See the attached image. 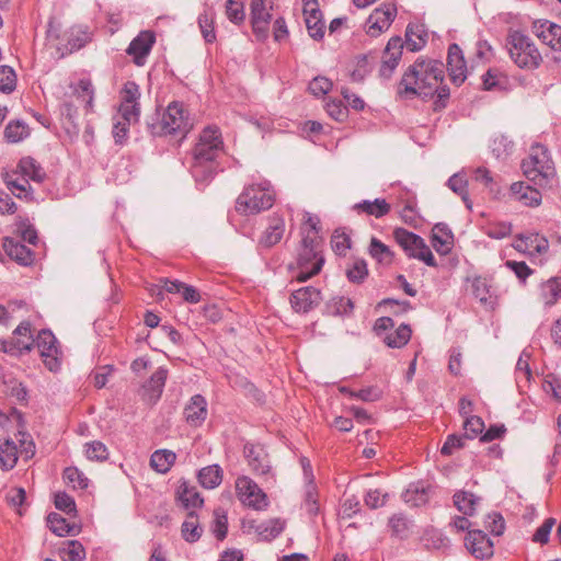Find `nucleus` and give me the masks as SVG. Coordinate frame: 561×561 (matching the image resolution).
Listing matches in <instances>:
<instances>
[{"mask_svg":"<svg viewBox=\"0 0 561 561\" xmlns=\"http://www.w3.org/2000/svg\"><path fill=\"white\" fill-rule=\"evenodd\" d=\"M394 238L410 257L421 260V238L417 234L404 228H397Z\"/></svg>","mask_w":561,"mask_h":561,"instance_id":"31","label":"nucleus"},{"mask_svg":"<svg viewBox=\"0 0 561 561\" xmlns=\"http://www.w3.org/2000/svg\"><path fill=\"white\" fill-rule=\"evenodd\" d=\"M36 347L43 358L45 366L50 371H56L60 367L61 352L58 347V342L55 335L49 330H42L36 340H34Z\"/></svg>","mask_w":561,"mask_h":561,"instance_id":"11","label":"nucleus"},{"mask_svg":"<svg viewBox=\"0 0 561 561\" xmlns=\"http://www.w3.org/2000/svg\"><path fill=\"white\" fill-rule=\"evenodd\" d=\"M536 35L553 50L561 51V25L550 21L535 24Z\"/></svg>","mask_w":561,"mask_h":561,"instance_id":"26","label":"nucleus"},{"mask_svg":"<svg viewBox=\"0 0 561 561\" xmlns=\"http://www.w3.org/2000/svg\"><path fill=\"white\" fill-rule=\"evenodd\" d=\"M472 180L478 183H481L484 187L489 188L490 192L496 191V183L492 178L490 171L485 168H477L472 172Z\"/></svg>","mask_w":561,"mask_h":561,"instance_id":"62","label":"nucleus"},{"mask_svg":"<svg viewBox=\"0 0 561 561\" xmlns=\"http://www.w3.org/2000/svg\"><path fill=\"white\" fill-rule=\"evenodd\" d=\"M114 125H113V137L116 144L123 145L129 133V127L134 125L135 123L128 122L125 119H121L118 117H113Z\"/></svg>","mask_w":561,"mask_h":561,"instance_id":"60","label":"nucleus"},{"mask_svg":"<svg viewBox=\"0 0 561 561\" xmlns=\"http://www.w3.org/2000/svg\"><path fill=\"white\" fill-rule=\"evenodd\" d=\"M540 297L545 305L552 306L561 298V277H552L541 285Z\"/></svg>","mask_w":561,"mask_h":561,"instance_id":"41","label":"nucleus"},{"mask_svg":"<svg viewBox=\"0 0 561 561\" xmlns=\"http://www.w3.org/2000/svg\"><path fill=\"white\" fill-rule=\"evenodd\" d=\"M236 493L243 505L255 511H263L268 506V499L266 493L247 476L237 478Z\"/></svg>","mask_w":561,"mask_h":561,"instance_id":"9","label":"nucleus"},{"mask_svg":"<svg viewBox=\"0 0 561 561\" xmlns=\"http://www.w3.org/2000/svg\"><path fill=\"white\" fill-rule=\"evenodd\" d=\"M431 243L439 254L449 253L454 244V234L450 228L443 222L436 224L432 229Z\"/></svg>","mask_w":561,"mask_h":561,"instance_id":"27","label":"nucleus"},{"mask_svg":"<svg viewBox=\"0 0 561 561\" xmlns=\"http://www.w3.org/2000/svg\"><path fill=\"white\" fill-rule=\"evenodd\" d=\"M222 476V469L218 465H210L198 471L197 479L203 488L211 490L221 483Z\"/></svg>","mask_w":561,"mask_h":561,"instance_id":"37","label":"nucleus"},{"mask_svg":"<svg viewBox=\"0 0 561 561\" xmlns=\"http://www.w3.org/2000/svg\"><path fill=\"white\" fill-rule=\"evenodd\" d=\"M323 263L322 239L316 238L314 232L305 234L297 255L298 273L296 279L300 283L308 280L321 271Z\"/></svg>","mask_w":561,"mask_h":561,"instance_id":"5","label":"nucleus"},{"mask_svg":"<svg viewBox=\"0 0 561 561\" xmlns=\"http://www.w3.org/2000/svg\"><path fill=\"white\" fill-rule=\"evenodd\" d=\"M397 15V8L393 4L385 3L376 8L368 16L366 32L369 36L377 37L387 31Z\"/></svg>","mask_w":561,"mask_h":561,"instance_id":"12","label":"nucleus"},{"mask_svg":"<svg viewBox=\"0 0 561 561\" xmlns=\"http://www.w3.org/2000/svg\"><path fill=\"white\" fill-rule=\"evenodd\" d=\"M140 116V104L119 103L115 117L133 123H138Z\"/></svg>","mask_w":561,"mask_h":561,"instance_id":"58","label":"nucleus"},{"mask_svg":"<svg viewBox=\"0 0 561 561\" xmlns=\"http://www.w3.org/2000/svg\"><path fill=\"white\" fill-rule=\"evenodd\" d=\"M421 66L419 59L404 71L400 82L398 83L397 94L401 100H413L419 95L420 72L417 67Z\"/></svg>","mask_w":561,"mask_h":561,"instance_id":"18","label":"nucleus"},{"mask_svg":"<svg viewBox=\"0 0 561 561\" xmlns=\"http://www.w3.org/2000/svg\"><path fill=\"white\" fill-rule=\"evenodd\" d=\"M456 508L466 516H472L476 513L479 497L468 491H457L453 496Z\"/></svg>","mask_w":561,"mask_h":561,"instance_id":"36","label":"nucleus"},{"mask_svg":"<svg viewBox=\"0 0 561 561\" xmlns=\"http://www.w3.org/2000/svg\"><path fill=\"white\" fill-rule=\"evenodd\" d=\"M167 378L168 369L159 367L144 385V397L148 402L156 403L160 399Z\"/></svg>","mask_w":561,"mask_h":561,"instance_id":"29","label":"nucleus"},{"mask_svg":"<svg viewBox=\"0 0 561 561\" xmlns=\"http://www.w3.org/2000/svg\"><path fill=\"white\" fill-rule=\"evenodd\" d=\"M448 187L459 195L468 209H471L472 203L468 193V179L463 172L451 175L447 182Z\"/></svg>","mask_w":561,"mask_h":561,"instance_id":"38","label":"nucleus"},{"mask_svg":"<svg viewBox=\"0 0 561 561\" xmlns=\"http://www.w3.org/2000/svg\"><path fill=\"white\" fill-rule=\"evenodd\" d=\"M3 181L8 190L18 198L26 201L33 199L32 186L28 180L20 174L18 169L12 172H5L3 174Z\"/></svg>","mask_w":561,"mask_h":561,"instance_id":"22","label":"nucleus"},{"mask_svg":"<svg viewBox=\"0 0 561 561\" xmlns=\"http://www.w3.org/2000/svg\"><path fill=\"white\" fill-rule=\"evenodd\" d=\"M140 95L139 85L134 81H127L119 93L121 102L126 104H139Z\"/></svg>","mask_w":561,"mask_h":561,"instance_id":"59","label":"nucleus"},{"mask_svg":"<svg viewBox=\"0 0 561 561\" xmlns=\"http://www.w3.org/2000/svg\"><path fill=\"white\" fill-rule=\"evenodd\" d=\"M28 135V126L23 121H11L4 128V138L10 144L20 142Z\"/></svg>","mask_w":561,"mask_h":561,"instance_id":"44","label":"nucleus"},{"mask_svg":"<svg viewBox=\"0 0 561 561\" xmlns=\"http://www.w3.org/2000/svg\"><path fill=\"white\" fill-rule=\"evenodd\" d=\"M3 248L10 259L20 265L30 266L35 261L34 252L28 247L19 241L13 239H5Z\"/></svg>","mask_w":561,"mask_h":561,"instance_id":"28","label":"nucleus"},{"mask_svg":"<svg viewBox=\"0 0 561 561\" xmlns=\"http://www.w3.org/2000/svg\"><path fill=\"white\" fill-rule=\"evenodd\" d=\"M445 66L439 60H423V102L433 101V111L438 112L447 106L449 88L444 84Z\"/></svg>","mask_w":561,"mask_h":561,"instance_id":"3","label":"nucleus"},{"mask_svg":"<svg viewBox=\"0 0 561 561\" xmlns=\"http://www.w3.org/2000/svg\"><path fill=\"white\" fill-rule=\"evenodd\" d=\"M354 304L346 297H333L327 305V310L332 316H346L352 313Z\"/></svg>","mask_w":561,"mask_h":561,"instance_id":"53","label":"nucleus"},{"mask_svg":"<svg viewBox=\"0 0 561 561\" xmlns=\"http://www.w3.org/2000/svg\"><path fill=\"white\" fill-rule=\"evenodd\" d=\"M197 22L205 42L214 43L216 41L214 14L205 11L199 14Z\"/></svg>","mask_w":561,"mask_h":561,"instance_id":"52","label":"nucleus"},{"mask_svg":"<svg viewBox=\"0 0 561 561\" xmlns=\"http://www.w3.org/2000/svg\"><path fill=\"white\" fill-rule=\"evenodd\" d=\"M353 209L357 214H366L376 218H381L391 210L390 204L385 198H376L375 201H363L354 205Z\"/></svg>","mask_w":561,"mask_h":561,"instance_id":"32","label":"nucleus"},{"mask_svg":"<svg viewBox=\"0 0 561 561\" xmlns=\"http://www.w3.org/2000/svg\"><path fill=\"white\" fill-rule=\"evenodd\" d=\"M471 293L474 298L481 302V305L485 307H493L494 300L485 278L474 277L471 282Z\"/></svg>","mask_w":561,"mask_h":561,"instance_id":"42","label":"nucleus"},{"mask_svg":"<svg viewBox=\"0 0 561 561\" xmlns=\"http://www.w3.org/2000/svg\"><path fill=\"white\" fill-rule=\"evenodd\" d=\"M176 495L182 505L187 510L201 507L204 503L196 488L186 481L181 482Z\"/></svg>","mask_w":561,"mask_h":561,"instance_id":"34","label":"nucleus"},{"mask_svg":"<svg viewBox=\"0 0 561 561\" xmlns=\"http://www.w3.org/2000/svg\"><path fill=\"white\" fill-rule=\"evenodd\" d=\"M275 202V193L268 181L244 187L236 202V210L241 215H254L270 209Z\"/></svg>","mask_w":561,"mask_h":561,"instance_id":"6","label":"nucleus"},{"mask_svg":"<svg viewBox=\"0 0 561 561\" xmlns=\"http://www.w3.org/2000/svg\"><path fill=\"white\" fill-rule=\"evenodd\" d=\"M16 85V76L11 67L0 66V91L11 93Z\"/></svg>","mask_w":561,"mask_h":561,"instance_id":"57","label":"nucleus"},{"mask_svg":"<svg viewBox=\"0 0 561 561\" xmlns=\"http://www.w3.org/2000/svg\"><path fill=\"white\" fill-rule=\"evenodd\" d=\"M65 482L72 489L84 490L88 488L89 479L76 467H68L62 473Z\"/></svg>","mask_w":561,"mask_h":561,"instance_id":"48","label":"nucleus"},{"mask_svg":"<svg viewBox=\"0 0 561 561\" xmlns=\"http://www.w3.org/2000/svg\"><path fill=\"white\" fill-rule=\"evenodd\" d=\"M226 15L233 24H241L245 19L244 2L243 0H227Z\"/></svg>","mask_w":561,"mask_h":561,"instance_id":"55","label":"nucleus"},{"mask_svg":"<svg viewBox=\"0 0 561 561\" xmlns=\"http://www.w3.org/2000/svg\"><path fill=\"white\" fill-rule=\"evenodd\" d=\"M465 545L468 551L477 559L490 558L493 554V543L482 530H469Z\"/></svg>","mask_w":561,"mask_h":561,"instance_id":"19","label":"nucleus"},{"mask_svg":"<svg viewBox=\"0 0 561 561\" xmlns=\"http://www.w3.org/2000/svg\"><path fill=\"white\" fill-rule=\"evenodd\" d=\"M156 43V34L152 31H141L129 44L126 49L134 64L138 67L147 62V58Z\"/></svg>","mask_w":561,"mask_h":561,"instance_id":"13","label":"nucleus"},{"mask_svg":"<svg viewBox=\"0 0 561 561\" xmlns=\"http://www.w3.org/2000/svg\"><path fill=\"white\" fill-rule=\"evenodd\" d=\"M511 192L518 202L527 207H538L541 204L540 191L523 182L513 183Z\"/></svg>","mask_w":561,"mask_h":561,"instance_id":"30","label":"nucleus"},{"mask_svg":"<svg viewBox=\"0 0 561 561\" xmlns=\"http://www.w3.org/2000/svg\"><path fill=\"white\" fill-rule=\"evenodd\" d=\"M181 533L182 537L187 542H195L201 538L203 530L199 527L197 517L193 513H190L182 524Z\"/></svg>","mask_w":561,"mask_h":561,"instance_id":"45","label":"nucleus"},{"mask_svg":"<svg viewBox=\"0 0 561 561\" xmlns=\"http://www.w3.org/2000/svg\"><path fill=\"white\" fill-rule=\"evenodd\" d=\"M513 247L518 252L529 256L546 254L549 250V242L545 236L537 232L522 233L516 237Z\"/></svg>","mask_w":561,"mask_h":561,"instance_id":"14","label":"nucleus"},{"mask_svg":"<svg viewBox=\"0 0 561 561\" xmlns=\"http://www.w3.org/2000/svg\"><path fill=\"white\" fill-rule=\"evenodd\" d=\"M160 127L164 135H185L192 128L185 105L176 101L170 103L162 115Z\"/></svg>","mask_w":561,"mask_h":561,"instance_id":"8","label":"nucleus"},{"mask_svg":"<svg viewBox=\"0 0 561 561\" xmlns=\"http://www.w3.org/2000/svg\"><path fill=\"white\" fill-rule=\"evenodd\" d=\"M18 171L22 176L27 179L28 181L32 180L34 182L41 183L44 181L46 173L44 169L38 164L33 158L31 157H24L22 158L18 165Z\"/></svg>","mask_w":561,"mask_h":561,"instance_id":"35","label":"nucleus"},{"mask_svg":"<svg viewBox=\"0 0 561 561\" xmlns=\"http://www.w3.org/2000/svg\"><path fill=\"white\" fill-rule=\"evenodd\" d=\"M506 84V77L496 68L489 69L482 76V85L486 91L503 89Z\"/></svg>","mask_w":561,"mask_h":561,"instance_id":"50","label":"nucleus"},{"mask_svg":"<svg viewBox=\"0 0 561 561\" xmlns=\"http://www.w3.org/2000/svg\"><path fill=\"white\" fill-rule=\"evenodd\" d=\"M13 334L16 337V342L13 345L12 342L2 341L0 342L1 348L4 353H14V350L18 352L22 351H31L32 345L34 344V339L31 334V323L30 322H21L19 327L14 330Z\"/></svg>","mask_w":561,"mask_h":561,"instance_id":"23","label":"nucleus"},{"mask_svg":"<svg viewBox=\"0 0 561 561\" xmlns=\"http://www.w3.org/2000/svg\"><path fill=\"white\" fill-rule=\"evenodd\" d=\"M304 15L309 35L317 41L323 38L325 24L317 0H304Z\"/></svg>","mask_w":561,"mask_h":561,"instance_id":"17","label":"nucleus"},{"mask_svg":"<svg viewBox=\"0 0 561 561\" xmlns=\"http://www.w3.org/2000/svg\"><path fill=\"white\" fill-rule=\"evenodd\" d=\"M332 89V82L325 77H316L309 83V91L316 96L325 95Z\"/></svg>","mask_w":561,"mask_h":561,"instance_id":"64","label":"nucleus"},{"mask_svg":"<svg viewBox=\"0 0 561 561\" xmlns=\"http://www.w3.org/2000/svg\"><path fill=\"white\" fill-rule=\"evenodd\" d=\"M19 458V448L11 439H5L0 444V466L2 470H11L16 465Z\"/></svg>","mask_w":561,"mask_h":561,"instance_id":"39","label":"nucleus"},{"mask_svg":"<svg viewBox=\"0 0 561 561\" xmlns=\"http://www.w3.org/2000/svg\"><path fill=\"white\" fill-rule=\"evenodd\" d=\"M176 455L168 449L156 450L150 457V466L160 473H167L175 462Z\"/></svg>","mask_w":561,"mask_h":561,"instance_id":"40","label":"nucleus"},{"mask_svg":"<svg viewBox=\"0 0 561 561\" xmlns=\"http://www.w3.org/2000/svg\"><path fill=\"white\" fill-rule=\"evenodd\" d=\"M369 253L380 263L390 264L392 262L390 249L376 238L371 239Z\"/></svg>","mask_w":561,"mask_h":561,"instance_id":"56","label":"nucleus"},{"mask_svg":"<svg viewBox=\"0 0 561 561\" xmlns=\"http://www.w3.org/2000/svg\"><path fill=\"white\" fill-rule=\"evenodd\" d=\"M275 0H251L250 19L253 33L259 39L268 35Z\"/></svg>","mask_w":561,"mask_h":561,"instance_id":"10","label":"nucleus"},{"mask_svg":"<svg viewBox=\"0 0 561 561\" xmlns=\"http://www.w3.org/2000/svg\"><path fill=\"white\" fill-rule=\"evenodd\" d=\"M322 300L321 291L312 286L294 290L290 296L291 308L299 313H307L319 306Z\"/></svg>","mask_w":561,"mask_h":561,"instance_id":"16","label":"nucleus"},{"mask_svg":"<svg viewBox=\"0 0 561 561\" xmlns=\"http://www.w3.org/2000/svg\"><path fill=\"white\" fill-rule=\"evenodd\" d=\"M371 65L367 56H358L354 60L353 68L350 70L352 82L360 83L370 73Z\"/></svg>","mask_w":561,"mask_h":561,"instance_id":"47","label":"nucleus"},{"mask_svg":"<svg viewBox=\"0 0 561 561\" xmlns=\"http://www.w3.org/2000/svg\"><path fill=\"white\" fill-rule=\"evenodd\" d=\"M70 98H75L76 102L82 105L87 112H92L94 101V88L90 79H80L77 83L69 85Z\"/></svg>","mask_w":561,"mask_h":561,"instance_id":"25","label":"nucleus"},{"mask_svg":"<svg viewBox=\"0 0 561 561\" xmlns=\"http://www.w3.org/2000/svg\"><path fill=\"white\" fill-rule=\"evenodd\" d=\"M224 156L221 133L216 126L203 129L191 152L190 170L198 183H207L222 170L219 159Z\"/></svg>","mask_w":561,"mask_h":561,"instance_id":"1","label":"nucleus"},{"mask_svg":"<svg viewBox=\"0 0 561 561\" xmlns=\"http://www.w3.org/2000/svg\"><path fill=\"white\" fill-rule=\"evenodd\" d=\"M285 232V220L282 216L273 214L268 218V226L259 238L257 245L261 249H270L277 244Z\"/></svg>","mask_w":561,"mask_h":561,"instance_id":"20","label":"nucleus"},{"mask_svg":"<svg viewBox=\"0 0 561 561\" xmlns=\"http://www.w3.org/2000/svg\"><path fill=\"white\" fill-rule=\"evenodd\" d=\"M346 277L351 283L359 284L368 276L367 264L362 259L354 260L345 271Z\"/></svg>","mask_w":561,"mask_h":561,"instance_id":"49","label":"nucleus"},{"mask_svg":"<svg viewBox=\"0 0 561 561\" xmlns=\"http://www.w3.org/2000/svg\"><path fill=\"white\" fill-rule=\"evenodd\" d=\"M60 558L62 561H83L85 559V550L78 540H70L60 549Z\"/></svg>","mask_w":561,"mask_h":561,"instance_id":"51","label":"nucleus"},{"mask_svg":"<svg viewBox=\"0 0 561 561\" xmlns=\"http://www.w3.org/2000/svg\"><path fill=\"white\" fill-rule=\"evenodd\" d=\"M423 541H425V547L428 549H445L448 547L449 540L445 537L440 530L434 527H427L423 534Z\"/></svg>","mask_w":561,"mask_h":561,"instance_id":"46","label":"nucleus"},{"mask_svg":"<svg viewBox=\"0 0 561 561\" xmlns=\"http://www.w3.org/2000/svg\"><path fill=\"white\" fill-rule=\"evenodd\" d=\"M447 70L455 85H461L466 81L468 75L467 62L461 48L456 43L448 47Z\"/></svg>","mask_w":561,"mask_h":561,"instance_id":"15","label":"nucleus"},{"mask_svg":"<svg viewBox=\"0 0 561 561\" xmlns=\"http://www.w3.org/2000/svg\"><path fill=\"white\" fill-rule=\"evenodd\" d=\"M511 59L522 69H536L542 57L533 39L519 31L511 32L506 39Z\"/></svg>","mask_w":561,"mask_h":561,"instance_id":"7","label":"nucleus"},{"mask_svg":"<svg viewBox=\"0 0 561 561\" xmlns=\"http://www.w3.org/2000/svg\"><path fill=\"white\" fill-rule=\"evenodd\" d=\"M84 455L89 460L105 461L108 458L107 447L100 440H92L84 445Z\"/></svg>","mask_w":561,"mask_h":561,"instance_id":"54","label":"nucleus"},{"mask_svg":"<svg viewBox=\"0 0 561 561\" xmlns=\"http://www.w3.org/2000/svg\"><path fill=\"white\" fill-rule=\"evenodd\" d=\"M417 41H421V28L417 24L408 25L404 43L398 36L390 38L382 54L380 77L389 79L392 76L401 59L403 47L410 51H417L420 49Z\"/></svg>","mask_w":561,"mask_h":561,"instance_id":"4","label":"nucleus"},{"mask_svg":"<svg viewBox=\"0 0 561 561\" xmlns=\"http://www.w3.org/2000/svg\"><path fill=\"white\" fill-rule=\"evenodd\" d=\"M213 531L218 540H224L227 536L228 518H227L226 513L221 510L215 511V520H214Z\"/></svg>","mask_w":561,"mask_h":561,"instance_id":"61","label":"nucleus"},{"mask_svg":"<svg viewBox=\"0 0 561 561\" xmlns=\"http://www.w3.org/2000/svg\"><path fill=\"white\" fill-rule=\"evenodd\" d=\"M389 526L393 535L403 537L409 530L410 522L402 514H394L389 519Z\"/></svg>","mask_w":561,"mask_h":561,"instance_id":"63","label":"nucleus"},{"mask_svg":"<svg viewBox=\"0 0 561 561\" xmlns=\"http://www.w3.org/2000/svg\"><path fill=\"white\" fill-rule=\"evenodd\" d=\"M410 337L411 329L405 324H401L394 331L391 330L385 334L382 342L389 347L399 348L404 346L409 342Z\"/></svg>","mask_w":561,"mask_h":561,"instance_id":"43","label":"nucleus"},{"mask_svg":"<svg viewBox=\"0 0 561 561\" xmlns=\"http://www.w3.org/2000/svg\"><path fill=\"white\" fill-rule=\"evenodd\" d=\"M184 419L191 426H201L207 416V402L201 394H195L184 408Z\"/></svg>","mask_w":561,"mask_h":561,"instance_id":"24","label":"nucleus"},{"mask_svg":"<svg viewBox=\"0 0 561 561\" xmlns=\"http://www.w3.org/2000/svg\"><path fill=\"white\" fill-rule=\"evenodd\" d=\"M47 525L49 529L59 537L76 536L79 534V526L75 523H69L65 517L58 513H50L47 516Z\"/></svg>","mask_w":561,"mask_h":561,"instance_id":"33","label":"nucleus"},{"mask_svg":"<svg viewBox=\"0 0 561 561\" xmlns=\"http://www.w3.org/2000/svg\"><path fill=\"white\" fill-rule=\"evenodd\" d=\"M243 453L248 465L255 474L265 476L270 472L268 456L262 446L245 444Z\"/></svg>","mask_w":561,"mask_h":561,"instance_id":"21","label":"nucleus"},{"mask_svg":"<svg viewBox=\"0 0 561 561\" xmlns=\"http://www.w3.org/2000/svg\"><path fill=\"white\" fill-rule=\"evenodd\" d=\"M522 170L526 179L552 195L560 193V181L554 162L547 147L535 144L529 154L522 162Z\"/></svg>","mask_w":561,"mask_h":561,"instance_id":"2","label":"nucleus"}]
</instances>
